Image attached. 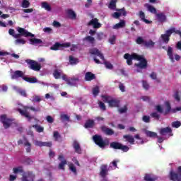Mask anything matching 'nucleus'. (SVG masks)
Wrapping results in <instances>:
<instances>
[{
	"mask_svg": "<svg viewBox=\"0 0 181 181\" xmlns=\"http://www.w3.org/2000/svg\"><path fill=\"white\" fill-rule=\"evenodd\" d=\"M124 59L127 60L128 66H132V60H138L140 62L134 64L136 67L141 69H146L148 67V60L145 59L144 55H139L135 52L132 54L126 53L124 54Z\"/></svg>",
	"mask_w": 181,
	"mask_h": 181,
	"instance_id": "1",
	"label": "nucleus"
},
{
	"mask_svg": "<svg viewBox=\"0 0 181 181\" xmlns=\"http://www.w3.org/2000/svg\"><path fill=\"white\" fill-rule=\"evenodd\" d=\"M28 110H31V111H34L35 112H39V111H40V109H36L33 106H23V109H16V111H18V112H19V114H21L22 117H25V118H27L28 122H30V121L33 119V117L30 116V113L28 111Z\"/></svg>",
	"mask_w": 181,
	"mask_h": 181,
	"instance_id": "2",
	"label": "nucleus"
},
{
	"mask_svg": "<svg viewBox=\"0 0 181 181\" xmlns=\"http://www.w3.org/2000/svg\"><path fill=\"white\" fill-rule=\"evenodd\" d=\"M89 53L90 54H94L95 56H98V57H100V59H101V60H103L104 64L106 69H109L110 70L113 69L114 66H112V64L105 61V58H104V54H103V53H101V51H100L98 49L92 48L89 49Z\"/></svg>",
	"mask_w": 181,
	"mask_h": 181,
	"instance_id": "3",
	"label": "nucleus"
},
{
	"mask_svg": "<svg viewBox=\"0 0 181 181\" xmlns=\"http://www.w3.org/2000/svg\"><path fill=\"white\" fill-rule=\"evenodd\" d=\"M110 148L112 149H118L122 152H128L129 147L127 145H124L118 141H113L110 143Z\"/></svg>",
	"mask_w": 181,
	"mask_h": 181,
	"instance_id": "4",
	"label": "nucleus"
},
{
	"mask_svg": "<svg viewBox=\"0 0 181 181\" xmlns=\"http://www.w3.org/2000/svg\"><path fill=\"white\" fill-rule=\"evenodd\" d=\"M136 43L137 45H143L145 47L152 48L155 47V42L152 40L146 41L142 38V37H138L136 40Z\"/></svg>",
	"mask_w": 181,
	"mask_h": 181,
	"instance_id": "5",
	"label": "nucleus"
},
{
	"mask_svg": "<svg viewBox=\"0 0 181 181\" xmlns=\"http://www.w3.org/2000/svg\"><path fill=\"white\" fill-rule=\"evenodd\" d=\"M93 139L95 144V145H98L99 148H105L107 145H108V141H104L103 139V136L98 134H95L93 136Z\"/></svg>",
	"mask_w": 181,
	"mask_h": 181,
	"instance_id": "6",
	"label": "nucleus"
},
{
	"mask_svg": "<svg viewBox=\"0 0 181 181\" xmlns=\"http://www.w3.org/2000/svg\"><path fill=\"white\" fill-rule=\"evenodd\" d=\"M25 63L28 64L29 69L34 71H40V69H42V65L33 59H26Z\"/></svg>",
	"mask_w": 181,
	"mask_h": 181,
	"instance_id": "7",
	"label": "nucleus"
},
{
	"mask_svg": "<svg viewBox=\"0 0 181 181\" xmlns=\"http://www.w3.org/2000/svg\"><path fill=\"white\" fill-rule=\"evenodd\" d=\"M0 122L3 124V127L4 129H8L12 125V122H13V119L8 118L6 115H1L0 116Z\"/></svg>",
	"mask_w": 181,
	"mask_h": 181,
	"instance_id": "8",
	"label": "nucleus"
},
{
	"mask_svg": "<svg viewBox=\"0 0 181 181\" xmlns=\"http://www.w3.org/2000/svg\"><path fill=\"white\" fill-rule=\"evenodd\" d=\"M169 178L172 181H181V166L177 168V173L171 170L170 171Z\"/></svg>",
	"mask_w": 181,
	"mask_h": 181,
	"instance_id": "9",
	"label": "nucleus"
},
{
	"mask_svg": "<svg viewBox=\"0 0 181 181\" xmlns=\"http://www.w3.org/2000/svg\"><path fill=\"white\" fill-rule=\"evenodd\" d=\"M175 28H170V30H167L165 31V34H162L160 35V37L163 43H165V45H168L169 43V40H170V36H172V33H175Z\"/></svg>",
	"mask_w": 181,
	"mask_h": 181,
	"instance_id": "10",
	"label": "nucleus"
},
{
	"mask_svg": "<svg viewBox=\"0 0 181 181\" xmlns=\"http://www.w3.org/2000/svg\"><path fill=\"white\" fill-rule=\"evenodd\" d=\"M17 32L21 35L24 36V37H35V35L28 32L26 29L21 27L17 28Z\"/></svg>",
	"mask_w": 181,
	"mask_h": 181,
	"instance_id": "11",
	"label": "nucleus"
},
{
	"mask_svg": "<svg viewBox=\"0 0 181 181\" xmlns=\"http://www.w3.org/2000/svg\"><path fill=\"white\" fill-rule=\"evenodd\" d=\"M35 174L30 171H28L23 173L21 181H35Z\"/></svg>",
	"mask_w": 181,
	"mask_h": 181,
	"instance_id": "12",
	"label": "nucleus"
},
{
	"mask_svg": "<svg viewBox=\"0 0 181 181\" xmlns=\"http://www.w3.org/2000/svg\"><path fill=\"white\" fill-rule=\"evenodd\" d=\"M70 42H66L63 44H60L59 42H56L54 45L50 47L51 50H60V49H63V47H70Z\"/></svg>",
	"mask_w": 181,
	"mask_h": 181,
	"instance_id": "13",
	"label": "nucleus"
},
{
	"mask_svg": "<svg viewBox=\"0 0 181 181\" xmlns=\"http://www.w3.org/2000/svg\"><path fill=\"white\" fill-rule=\"evenodd\" d=\"M110 168H108V165L107 164H103L100 166V176L103 177V179H105L107 175H108V172L110 171Z\"/></svg>",
	"mask_w": 181,
	"mask_h": 181,
	"instance_id": "14",
	"label": "nucleus"
},
{
	"mask_svg": "<svg viewBox=\"0 0 181 181\" xmlns=\"http://www.w3.org/2000/svg\"><path fill=\"white\" fill-rule=\"evenodd\" d=\"M159 132L162 136H165V135H168V134L169 136H173V133H172V128L169 127L161 128Z\"/></svg>",
	"mask_w": 181,
	"mask_h": 181,
	"instance_id": "15",
	"label": "nucleus"
},
{
	"mask_svg": "<svg viewBox=\"0 0 181 181\" xmlns=\"http://www.w3.org/2000/svg\"><path fill=\"white\" fill-rule=\"evenodd\" d=\"M25 77V73L22 71H15L13 74H11L12 80H18L19 78H23Z\"/></svg>",
	"mask_w": 181,
	"mask_h": 181,
	"instance_id": "16",
	"label": "nucleus"
},
{
	"mask_svg": "<svg viewBox=\"0 0 181 181\" xmlns=\"http://www.w3.org/2000/svg\"><path fill=\"white\" fill-rule=\"evenodd\" d=\"M88 26H93L94 29H100V28H101V23L98 22L97 18H95L88 23Z\"/></svg>",
	"mask_w": 181,
	"mask_h": 181,
	"instance_id": "17",
	"label": "nucleus"
},
{
	"mask_svg": "<svg viewBox=\"0 0 181 181\" xmlns=\"http://www.w3.org/2000/svg\"><path fill=\"white\" fill-rule=\"evenodd\" d=\"M72 146L76 153H78V155H81V153H83V150H81V146H80V143H78V141L74 140Z\"/></svg>",
	"mask_w": 181,
	"mask_h": 181,
	"instance_id": "18",
	"label": "nucleus"
},
{
	"mask_svg": "<svg viewBox=\"0 0 181 181\" xmlns=\"http://www.w3.org/2000/svg\"><path fill=\"white\" fill-rule=\"evenodd\" d=\"M58 160H61V162L58 165V168L64 170V165H67V160L64 159V156L60 155L58 157Z\"/></svg>",
	"mask_w": 181,
	"mask_h": 181,
	"instance_id": "19",
	"label": "nucleus"
},
{
	"mask_svg": "<svg viewBox=\"0 0 181 181\" xmlns=\"http://www.w3.org/2000/svg\"><path fill=\"white\" fill-rule=\"evenodd\" d=\"M123 139H125L124 142H129V144H130V145H134L135 144V139L131 134L124 135Z\"/></svg>",
	"mask_w": 181,
	"mask_h": 181,
	"instance_id": "20",
	"label": "nucleus"
},
{
	"mask_svg": "<svg viewBox=\"0 0 181 181\" xmlns=\"http://www.w3.org/2000/svg\"><path fill=\"white\" fill-rule=\"evenodd\" d=\"M156 16L157 20L158 21V22H160L161 23H163L164 22H166L167 17H166V15H165V13H156Z\"/></svg>",
	"mask_w": 181,
	"mask_h": 181,
	"instance_id": "21",
	"label": "nucleus"
},
{
	"mask_svg": "<svg viewBox=\"0 0 181 181\" xmlns=\"http://www.w3.org/2000/svg\"><path fill=\"white\" fill-rule=\"evenodd\" d=\"M109 107L119 108V100L111 98L110 101H109Z\"/></svg>",
	"mask_w": 181,
	"mask_h": 181,
	"instance_id": "22",
	"label": "nucleus"
},
{
	"mask_svg": "<svg viewBox=\"0 0 181 181\" xmlns=\"http://www.w3.org/2000/svg\"><path fill=\"white\" fill-rule=\"evenodd\" d=\"M139 16L141 21H142L143 22H145L146 23V25H150V23H152L151 21H149V20L145 18V13H144V11H139Z\"/></svg>",
	"mask_w": 181,
	"mask_h": 181,
	"instance_id": "23",
	"label": "nucleus"
},
{
	"mask_svg": "<svg viewBox=\"0 0 181 181\" xmlns=\"http://www.w3.org/2000/svg\"><path fill=\"white\" fill-rule=\"evenodd\" d=\"M85 80L86 81H91L93 80H95V74L91 72H86L85 74Z\"/></svg>",
	"mask_w": 181,
	"mask_h": 181,
	"instance_id": "24",
	"label": "nucleus"
},
{
	"mask_svg": "<svg viewBox=\"0 0 181 181\" xmlns=\"http://www.w3.org/2000/svg\"><path fill=\"white\" fill-rule=\"evenodd\" d=\"M101 129L103 131V132H104L105 134V135H114V131L112 130V129H110L105 126H103L101 127Z\"/></svg>",
	"mask_w": 181,
	"mask_h": 181,
	"instance_id": "25",
	"label": "nucleus"
},
{
	"mask_svg": "<svg viewBox=\"0 0 181 181\" xmlns=\"http://www.w3.org/2000/svg\"><path fill=\"white\" fill-rule=\"evenodd\" d=\"M77 81H78V78H69L67 83L69 86H74V87L77 86Z\"/></svg>",
	"mask_w": 181,
	"mask_h": 181,
	"instance_id": "26",
	"label": "nucleus"
},
{
	"mask_svg": "<svg viewBox=\"0 0 181 181\" xmlns=\"http://www.w3.org/2000/svg\"><path fill=\"white\" fill-rule=\"evenodd\" d=\"M23 80L27 81V83H30V84H35V83H37V78H36V77L24 76Z\"/></svg>",
	"mask_w": 181,
	"mask_h": 181,
	"instance_id": "27",
	"label": "nucleus"
},
{
	"mask_svg": "<svg viewBox=\"0 0 181 181\" xmlns=\"http://www.w3.org/2000/svg\"><path fill=\"white\" fill-rule=\"evenodd\" d=\"M83 42H88L90 45H94L95 43V38L94 37L88 35L83 39Z\"/></svg>",
	"mask_w": 181,
	"mask_h": 181,
	"instance_id": "28",
	"label": "nucleus"
},
{
	"mask_svg": "<svg viewBox=\"0 0 181 181\" xmlns=\"http://www.w3.org/2000/svg\"><path fill=\"white\" fill-rule=\"evenodd\" d=\"M167 54L170 61L173 63V62H175V59L173 58V48H172V47H168Z\"/></svg>",
	"mask_w": 181,
	"mask_h": 181,
	"instance_id": "29",
	"label": "nucleus"
},
{
	"mask_svg": "<svg viewBox=\"0 0 181 181\" xmlns=\"http://www.w3.org/2000/svg\"><path fill=\"white\" fill-rule=\"evenodd\" d=\"M122 28H125V20H120L119 23L114 25L113 29H121Z\"/></svg>",
	"mask_w": 181,
	"mask_h": 181,
	"instance_id": "30",
	"label": "nucleus"
},
{
	"mask_svg": "<svg viewBox=\"0 0 181 181\" xmlns=\"http://www.w3.org/2000/svg\"><path fill=\"white\" fill-rule=\"evenodd\" d=\"M94 125H95L94 120L88 119L84 124V127L86 129L93 128L94 127Z\"/></svg>",
	"mask_w": 181,
	"mask_h": 181,
	"instance_id": "31",
	"label": "nucleus"
},
{
	"mask_svg": "<svg viewBox=\"0 0 181 181\" xmlns=\"http://www.w3.org/2000/svg\"><path fill=\"white\" fill-rule=\"evenodd\" d=\"M145 8H147L148 12H151V13H155L156 15V9L155 7H153V6H151L150 4H144Z\"/></svg>",
	"mask_w": 181,
	"mask_h": 181,
	"instance_id": "32",
	"label": "nucleus"
},
{
	"mask_svg": "<svg viewBox=\"0 0 181 181\" xmlns=\"http://www.w3.org/2000/svg\"><path fill=\"white\" fill-rule=\"evenodd\" d=\"M66 13L71 19H76L77 15L76 14L74 11L69 9Z\"/></svg>",
	"mask_w": 181,
	"mask_h": 181,
	"instance_id": "33",
	"label": "nucleus"
},
{
	"mask_svg": "<svg viewBox=\"0 0 181 181\" xmlns=\"http://www.w3.org/2000/svg\"><path fill=\"white\" fill-rule=\"evenodd\" d=\"M53 76L54 78H56V80H59V78H62V71L55 69L53 72Z\"/></svg>",
	"mask_w": 181,
	"mask_h": 181,
	"instance_id": "34",
	"label": "nucleus"
},
{
	"mask_svg": "<svg viewBox=\"0 0 181 181\" xmlns=\"http://www.w3.org/2000/svg\"><path fill=\"white\" fill-rule=\"evenodd\" d=\"M42 8H44V9H45V11H47L48 12H50V11H52V7L49 4V3L46 1H43L42 3Z\"/></svg>",
	"mask_w": 181,
	"mask_h": 181,
	"instance_id": "35",
	"label": "nucleus"
},
{
	"mask_svg": "<svg viewBox=\"0 0 181 181\" xmlns=\"http://www.w3.org/2000/svg\"><path fill=\"white\" fill-rule=\"evenodd\" d=\"M32 127H33V128H35V129L37 132L41 133V132H43V131H45V127H43L39 124H34Z\"/></svg>",
	"mask_w": 181,
	"mask_h": 181,
	"instance_id": "36",
	"label": "nucleus"
},
{
	"mask_svg": "<svg viewBox=\"0 0 181 181\" xmlns=\"http://www.w3.org/2000/svg\"><path fill=\"white\" fill-rule=\"evenodd\" d=\"M30 42L31 45H40V43H43L42 40L37 38H30Z\"/></svg>",
	"mask_w": 181,
	"mask_h": 181,
	"instance_id": "37",
	"label": "nucleus"
},
{
	"mask_svg": "<svg viewBox=\"0 0 181 181\" xmlns=\"http://www.w3.org/2000/svg\"><path fill=\"white\" fill-rule=\"evenodd\" d=\"M146 135L149 138H156V136H158V134L156 132H151L149 130L146 131Z\"/></svg>",
	"mask_w": 181,
	"mask_h": 181,
	"instance_id": "38",
	"label": "nucleus"
},
{
	"mask_svg": "<svg viewBox=\"0 0 181 181\" xmlns=\"http://www.w3.org/2000/svg\"><path fill=\"white\" fill-rule=\"evenodd\" d=\"M165 107L166 109L164 112V115H168V114H169L172 110V106H170V103L169 102H166Z\"/></svg>",
	"mask_w": 181,
	"mask_h": 181,
	"instance_id": "39",
	"label": "nucleus"
},
{
	"mask_svg": "<svg viewBox=\"0 0 181 181\" xmlns=\"http://www.w3.org/2000/svg\"><path fill=\"white\" fill-rule=\"evenodd\" d=\"M60 119L62 122H66V121L69 122V121H70V116L66 114H62L60 115Z\"/></svg>",
	"mask_w": 181,
	"mask_h": 181,
	"instance_id": "40",
	"label": "nucleus"
},
{
	"mask_svg": "<svg viewBox=\"0 0 181 181\" xmlns=\"http://www.w3.org/2000/svg\"><path fill=\"white\" fill-rule=\"evenodd\" d=\"M108 8L110 9L115 10V8H117V0H111L108 5Z\"/></svg>",
	"mask_w": 181,
	"mask_h": 181,
	"instance_id": "41",
	"label": "nucleus"
},
{
	"mask_svg": "<svg viewBox=\"0 0 181 181\" xmlns=\"http://www.w3.org/2000/svg\"><path fill=\"white\" fill-rule=\"evenodd\" d=\"M13 172L16 175L18 173H23V167L22 166H18L17 168H13Z\"/></svg>",
	"mask_w": 181,
	"mask_h": 181,
	"instance_id": "42",
	"label": "nucleus"
},
{
	"mask_svg": "<svg viewBox=\"0 0 181 181\" xmlns=\"http://www.w3.org/2000/svg\"><path fill=\"white\" fill-rule=\"evenodd\" d=\"M119 162V160H114L112 163H110V168L117 169V168H118V165L117 163H118Z\"/></svg>",
	"mask_w": 181,
	"mask_h": 181,
	"instance_id": "43",
	"label": "nucleus"
},
{
	"mask_svg": "<svg viewBox=\"0 0 181 181\" xmlns=\"http://www.w3.org/2000/svg\"><path fill=\"white\" fill-rule=\"evenodd\" d=\"M22 162L24 165H32L33 163V160L28 157H25Z\"/></svg>",
	"mask_w": 181,
	"mask_h": 181,
	"instance_id": "44",
	"label": "nucleus"
},
{
	"mask_svg": "<svg viewBox=\"0 0 181 181\" xmlns=\"http://www.w3.org/2000/svg\"><path fill=\"white\" fill-rule=\"evenodd\" d=\"M69 63L70 64H77L78 63V59L74 58L73 56H69Z\"/></svg>",
	"mask_w": 181,
	"mask_h": 181,
	"instance_id": "45",
	"label": "nucleus"
},
{
	"mask_svg": "<svg viewBox=\"0 0 181 181\" xmlns=\"http://www.w3.org/2000/svg\"><path fill=\"white\" fill-rule=\"evenodd\" d=\"M173 97L175 100V101H177L178 103H180L181 98H180V95L179 94V90H176L173 95Z\"/></svg>",
	"mask_w": 181,
	"mask_h": 181,
	"instance_id": "46",
	"label": "nucleus"
},
{
	"mask_svg": "<svg viewBox=\"0 0 181 181\" xmlns=\"http://www.w3.org/2000/svg\"><path fill=\"white\" fill-rule=\"evenodd\" d=\"M69 170L73 172V173H75V175L77 174V168H76V166H74V164L73 163H69Z\"/></svg>",
	"mask_w": 181,
	"mask_h": 181,
	"instance_id": "47",
	"label": "nucleus"
},
{
	"mask_svg": "<svg viewBox=\"0 0 181 181\" xmlns=\"http://www.w3.org/2000/svg\"><path fill=\"white\" fill-rule=\"evenodd\" d=\"M144 180L145 181H156V177H151V175L146 174L144 176Z\"/></svg>",
	"mask_w": 181,
	"mask_h": 181,
	"instance_id": "48",
	"label": "nucleus"
},
{
	"mask_svg": "<svg viewBox=\"0 0 181 181\" xmlns=\"http://www.w3.org/2000/svg\"><path fill=\"white\" fill-rule=\"evenodd\" d=\"M15 45H25L26 41L22 38H18L14 41Z\"/></svg>",
	"mask_w": 181,
	"mask_h": 181,
	"instance_id": "49",
	"label": "nucleus"
},
{
	"mask_svg": "<svg viewBox=\"0 0 181 181\" xmlns=\"http://www.w3.org/2000/svg\"><path fill=\"white\" fill-rule=\"evenodd\" d=\"M92 91L94 97H97V95L100 94V87L95 86V88H93Z\"/></svg>",
	"mask_w": 181,
	"mask_h": 181,
	"instance_id": "50",
	"label": "nucleus"
},
{
	"mask_svg": "<svg viewBox=\"0 0 181 181\" xmlns=\"http://www.w3.org/2000/svg\"><path fill=\"white\" fill-rule=\"evenodd\" d=\"M102 98H103V103H107V104H109L112 98L108 95H103Z\"/></svg>",
	"mask_w": 181,
	"mask_h": 181,
	"instance_id": "51",
	"label": "nucleus"
},
{
	"mask_svg": "<svg viewBox=\"0 0 181 181\" xmlns=\"http://www.w3.org/2000/svg\"><path fill=\"white\" fill-rule=\"evenodd\" d=\"M127 111H128V106L127 105L118 109V112H119V114H125V112H127Z\"/></svg>",
	"mask_w": 181,
	"mask_h": 181,
	"instance_id": "52",
	"label": "nucleus"
},
{
	"mask_svg": "<svg viewBox=\"0 0 181 181\" xmlns=\"http://www.w3.org/2000/svg\"><path fill=\"white\" fill-rule=\"evenodd\" d=\"M21 6L22 8H29V6H30V3L28 0H23Z\"/></svg>",
	"mask_w": 181,
	"mask_h": 181,
	"instance_id": "53",
	"label": "nucleus"
},
{
	"mask_svg": "<svg viewBox=\"0 0 181 181\" xmlns=\"http://www.w3.org/2000/svg\"><path fill=\"white\" fill-rule=\"evenodd\" d=\"M25 146H28L26 148H25V151L28 153H30V151H32V149L30 148V146H32V145L30 144V143H29V141H26L25 144H24Z\"/></svg>",
	"mask_w": 181,
	"mask_h": 181,
	"instance_id": "54",
	"label": "nucleus"
},
{
	"mask_svg": "<svg viewBox=\"0 0 181 181\" xmlns=\"http://www.w3.org/2000/svg\"><path fill=\"white\" fill-rule=\"evenodd\" d=\"M173 128H179L181 126V123L179 121H175L172 123Z\"/></svg>",
	"mask_w": 181,
	"mask_h": 181,
	"instance_id": "55",
	"label": "nucleus"
},
{
	"mask_svg": "<svg viewBox=\"0 0 181 181\" xmlns=\"http://www.w3.org/2000/svg\"><path fill=\"white\" fill-rule=\"evenodd\" d=\"M151 117L152 118H155L156 119H159V118H160V115H158V112H154L151 114Z\"/></svg>",
	"mask_w": 181,
	"mask_h": 181,
	"instance_id": "56",
	"label": "nucleus"
},
{
	"mask_svg": "<svg viewBox=\"0 0 181 181\" xmlns=\"http://www.w3.org/2000/svg\"><path fill=\"white\" fill-rule=\"evenodd\" d=\"M18 94L22 95L23 97H27L28 95L26 94V90H22V89H18Z\"/></svg>",
	"mask_w": 181,
	"mask_h": 181,
	"instance_id": "57",
	"label": "nucleus"
},
{
	"mask_svg": "<svg viewBox=\"0 0 181 181\" xmlns=\"http://www.w3.org/2000/svg\"><path fill=\"white\" fill-rule=\"evenodd\" d=\"M52 142L51 141H42V146H46L47 148H52Z\"/></svg>",
	"mask_w": 181,
	"mask_h": 181,
	"instance_id": "58",
	"label": "nucleus"
},
{
	"mask_svg": "<svg viewBox=\"0 0 181 181\" xmlns=\"http://www.w3.org/2000/svg\"><path fill=\"white\" fill-rule=\"evenodd\" d=\"M156 110L157 111V112H159L160 114L163 113V107H162V106L159 105L156 106Z\"/></svg>",
	"mask_w": 181,
	"mask_h": 181,
	"instance_id": "59",
	"label": "nucleus"
},
{
	"mask_svg": "<svg viewBox=\"0 0 181 181\" xmlns=\"http://www.w3.org/2000/svg\"><path fill=\"white\" fill-rule=\"evenodd\" d=\"M99 107L100 110H102L103 111H105V110H107V107L105 106V104L101 101L99 102Z\"/></svg>",
	"mask_w": 181,
	"mask_h": 181,
	"instance_id": "60",
	"label": "nucleus"
},
{
	"mask_svg": "<svg viewBox=\"0 0 181 181\" xmlns=\"http://www.w3.org/2000/svg\"><path fill=\"white\" fill-rule=\"evenodd\" d=\"M142 119H143L144 122H146V123L151 122V117L149 116L144 115V116H143Z\"/></svg>",
	"mask_w": 181,
	"mask_h": 181,
	"instance_id": "61",
	"label": "nucleus"
},
{
	"mask_svg": "<svg viewBox=\"0 0 181 181\" xmlns=\"http://www.w3.org/2000/svg\"><path fill=\"white\" fill-rule=\"evenodd\" d=\"M62 136H60V134H59V132H54V138L55 141H58L59 138H61Z\"/></svg>",
	"mask_w": 181,
	"mask_h": 181,
	"instance_id": "62",
	"label": "nucleus"
},
{
	"mask_svg": "<svg viewBox=\"0 0 181 181\" xmlns=\"http://www.w3.org/2000/svg\"><path fill=\"white\" fill-rule=\"evenodd\" d=\"M142 83H143V87L145 90L149 89V83H148V82H146V81H143Z\"/></svg>",
	"mask_w": 181,
	"mask_h": 181,
	"instance_id": "63",
	"label": "nucleus"
},
{
	"mask_svg": "<svg viewBox=\"0 0 181 181\" xmlns=\"http://www.w3.org/2000/svg\"><path fill=\"white\" fill-rule=\"evenodd\" d=\"M150 77L152 80H156L158 78V74H156V72H151Z\"/></svg>",
	"mask_w": 181,
	"mask_h": 181,
	"instance_id": "64",
	"label": "nucleus"
}]
</instances>
